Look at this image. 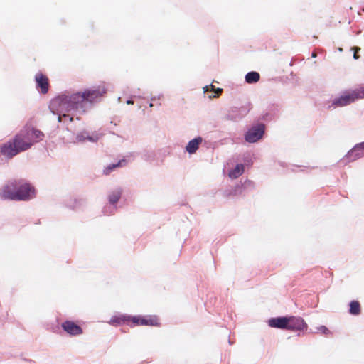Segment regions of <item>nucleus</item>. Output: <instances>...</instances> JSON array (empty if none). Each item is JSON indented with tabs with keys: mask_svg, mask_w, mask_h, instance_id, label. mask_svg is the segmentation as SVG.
<instances>
[{
	"mask_svg": "<svg viewBox=\"0 0 364 364\" xmlns=\"http://www.w3.org/2000/svg\"><path fill=\"white\" fill-rule=\"evenodd\" d=\"M350 313L353 315H358L360 313V304L358 301H353L350 304Z\"/></svg>",
	"mask_w": 364,
	"mask_h": 364,
	"instance_id": "obj_19",
	"label": "nucleus"
},
{
	"mask_svg": "<svg viewBox=\"0 0 364 364\" xmlns=\"http://www.w3.org/2000/svg\"><path fill=\"white\" fill-rule=\"evenodd\" d=\"M223 92V90L221 88H218L215 90V92L217 94V96H219Z\"/></svg>",
	"mask_w": 364,
	"mask_h": 364,
	"instance_id": "obj_23",
	"label": "nucleus"
},
{
	"mask_svg": "<svg viewBox=\"0 0 364 364\" xmlns=\"http://www.w3.org/2000/svg\"><path fill=\"white\" fill-rule=\"evenodd\" d=\"M65 331L72 336H77L82 333V328L73 321H67L62 324Z\"/></svg>",
	"mask_w": 364,
	"mask_h": 364,
	"instance_id": "obj_10",
	"label": "nucleus"
},
{
	"mask_svg": "<svg viewBox=\"0 0 364 364\" xmlns=\"http://www.w3.org/2000/svg\"><path fill=\"white\" fill-rule=\"evenodd\" d=\"M122 191L120 188L112 191L108 196V200L110 204L115 205L122 196Z\"/></svg>",
	"mask_w": 364,
	"mask_h": 364,
	"instance_id": "obj_15",
	"label": "nucleus"
},
{
	"mask_svg": "<svg viewBox=\"0 0 364 364\" xmlns=\"http://www.w3.org/2000/svg\"><path fill=\"white\" fill-rule=\"evenodd\" d=\"M16 200H28L35 196V188L23 180H16Z\"/></svg>",
	"mask_w": 364,
	"mask_h": 364,
	"instance_id": "obj_4",
	"label": "nucleus"
},
{
	"mask_svg": "<svg viewBox=\"0 0 364 364\" xmlns=\"http://www.w3.org/2000/svg\"><path fill=\"white\" fill-rule=\"evenodd\" d=\"M132 321L135 324L140 325H149V326H157L158 318L154 316H149L146 317H137L134 316Z\"/></svg>",
	"mask_w": 364,
	"mask_h": 364,
	"instance_id": "obj_9",
	"label": "nucleus"
},
{
	"mask_svg": "<svg viewBox=\"0 0 364 364\" xmlns=\"http://www.w3.org/2000/svg\"><path fill=\"white\" fill-rule=\"evenodd\" d=\"M306 323L300 317H289L287 318V329L289 330H302L306 328Z\"/></svg>",
	"mask_w": 364,
	"mask_h": 364,
	"instance_id": "obj_8",
	"label": "nucleus"
},
{
	"mask_svg": "<svg viewBox=\"0 0 364 364\" xmlns=\"http://www.w3.org/2000/svg\"><path fill=\"white\" fill-rule=\"evenodd\" d=\"M259 74L257 72L255 71L249 72L245 75V81L250 84L258 82L259 80Z\"/></svg>",
	"mask_w": 364,
	"mask_h": 364,
	"instance_id": "obj_18",
	"label": "nucleus"
},
{
	"mask_svg": "<svg viewBox=\"0 0 364 364\" xmlns=\"http://www.w3.org/2000/svg\"><path fill=\"white\" fill-rule=\"evenodd\" d=\"M36 88L43 95L47 94L50 88L49 79L45 74L38 72L35 75Z\"/></svg>",
	"mask_w": 364,
	"mask_h": 364,
	"instance_id": "obj_7",
	"label": "nucleus"
},
{
	"mask_svg": "<svg viewBox=\"0 0 364 364\" xmlns=\"http://www.w3.org/2000/svg\"><path fill=\"white\" fill-rule=\"evenodd\" d=\"M51 107L53 109H57L59 110V116H58V122H71L73 120V115H70L69 114H65V113H63V114H61L64 110L65 111H67V112H70L69 110V108H68L67 105L65 106H63V105H60V106H57V107H53V105L51 104ZM72 109H70L71 111ZM74 111H76L77 112L76 109H73Z\"/></svg>",
	"mask_w": 364,
	"mask_h": 364,
	"instance_id": "obj_11",
	"label": "nucleus"
},
{
	"mask_svg": "<svg viewBox=\"0 0 364 364\" xmlns=\"http://www.w3.org/2000/svg\"><path fill=\"white\" fill-rule=\"evenodd\" d=\"M244 172V166L242 164H237L234 169L229 172V176L231 178H237L240 176Z\"/></svg>",
	"mask_w": 364,
	"mask_h": 364,
	"instance_id": "obj_17",
	"label": "nucleus"
},
{
	"mask_svg": "<svg viewBox=\"0 0 364 364\" xmlns=\"http://www.w3.org/2000/svg\"><path fill=\"white\" fill-rule=\"evenodd\" d=\"M127 103L128 105H132V104L134 103V102H133V101H132V100H127Z\"/></svg>",
	"mask_w": 364,
	"mask_h": 364,
	"instance_id": "obj_24",
	"label": "nucleus"
},
{
	"mask_svg": "<svg viewBox=\"0 0 364 364\" xmlns=\"http://www.w3.org/2000/svg\"><path fill=\"white\" fill-rule=\"evenodd\" d=\"M316 56V53H312V57H313V58H315Z\"/></svg>",
	"mask_w": 364,
	"mask_h": 364,
	"instance_id": "obj_25",
	"label": "nucleus"
},
{
	"mask_svg": "<svg viewBox=\"0 0 364 364\" xmlns=\"http://www.w3.org/2000/svg\"><path fill=\"white\" fill-rule=\"evenodd\" d=\"M112 322L114 323V322H117V321L114 318H113V319H112Z\"/></svg>",
	"mask_w": 364,
	"mask_h": 364,
	"instance_id": "obj_26",
	"label": "nucleus"
},
{
	"mask_svg": "<svg viewBox=\"0 0 364 364\" xmlns=\"http://www.w3.org/2000/svg\"><path fill=\"white\" fill-rule=\"evenodd\" d=\"M351 49L354 52V54H353L354 59H355V60L358 59L360 58V56L358 55V53L360 50V48L359 47H353Z\"/></svg>",
	"mask_w": 364,
	"mask_h": 364,
	"instance_id": "obj_21",
	"label": "nucleus"
},
{
	"mask_svg": "<svg viewBox=\"0 0 364 364\" xmlns=\"http://www.w3.org/2000/svg\"><path fill=\"white\" fill-rule=\"evenodd\" d=\"M16 180L10 181L0 188V197L4 200H16Z\"/></svg>",
	"mask_w": 364,
	"mask_h": 364,
	"instance_id": "obj_5",
	"label": "nucleus"
},
{
	"mask_svg": "<svg viewBox=\"0 0 364 364\" xmlns=\"http://www.w3.org/2000/svg\"><path fill=\"white\" fill-rule=\"evenodd\" d=\"M317 332H320L323 334L327 335L329 333V330L324 326H321L316 328Z\"/></svg>",
	"mask_w": 364,
	"mask_h": 364,
	"instance_id": "obj_20",
	"label": "nucleus"
},
{
	"mask_svg": "<svg viewBox=\"0 0 364 364\" xmlns=\"http://www.w3.org/2000/svg\"><path fill=\"white\" fill-rule=\"evenodd\" d=\"M126 164V161L124 159H122L120 160L119 162H117V164H110L109 166H107L104 170H103V173L106 176L109 175L112 171H113L114 170H115L117 168H119V167H122V166H125Z\"/></svg>",
	"mask_w": 364,
	"mask_h": 364,
	"instance_id": "obj_16",
	"label": "nucleus"
},
{
	"mask_svg": "<svg viewBox=\"0 0 364 364\" xmlns=\"http://www.w3.org/2000/svg\"><path fill=\"white\" fill-rule=\"evenodd\" d=\"M264 133V125L259 124L252 127L245 134V139L247 142L254 143L259 140Z\"/></svg>",
	"mask_w": 364,
	"mask_h": 364,
	"instance_id": "obj_6",
	"label": "nucleus"
},
{
	"mask_svg": "<svg viewBox=\"0 0 364 364\" xmlns=\"http://www.w3.org/2000/svg\"><path fill=\"white\" fill-rule=\"evenodd\" d=\"M74 205H71L72 208L74 209V210H76L82 204V202L81 200H74Z\"/></svg>",
	"mask_w": 364,
	"mask_h": 364,
	"instance_id": "obj_22",
	"label": "nucleus"
},
{
	"mask_svg": "<svg viewBox=\"0 0 364 364\" xmlns=\"http://www.w3.org/2000/svg\"><path fill=\"white\" fill-rule=\"evenodd\" d=\"M363 98H364V86L344 92L340 97L333 101L332 105L334 107H343Z\"/></svg>",
	"mask_w": 364,
	"mask_h": 364,
	"instance_id": "obj_3",
	"label": "nucleus"
},
{
	"mask_svg": "<svg viewBox=\"0 0 364 364\" xmlns=\"http://www.w3.org/2000/svg\"><path fill=\"white\" fill-rule=\"evenodd\" d=\"M107 92V87L103 82L97 87L85 90L82 93H75L70 96L63 95L52 100L53 107L67 105L69 110L76 109L79 114H83L85 110V105L92 102L95 100L104 95Z\"/></svg>",
	"mask_w": 364,
	"mask_h": 364,
	"instance_id": "obj_2",
	"label": "nucleus"
},
{
	"mask_svg": "<svg viewBox=\"0 0 364 364\" xmlns=\"http://www.w3.org/2000/svg\"><path fill=\"white\" fill-rule=\"evenodd\" d=\"M201 142L202 138L200 136L191 140L186 146V151L190 154L195 153L196 150L198 149V146L201 144Z\"/></svg>",
	"mask_w": 364,
	"mask_h": 364,
	"instance_id": "obj_14",
	"label": "nucleus"
},
{
	"mask_svg": "<svg viewBox=\"0 0 364 364\" xmlns=\"http://www.w3.org/2000/svg\"><path fill=\"white\" fill-rule=\"evenodd\" d=\"M44 134L33 127H24L14 138L1 145L0 152L12 159L21 152L28 150L33 144L43 139Z\"/></svg>",
	"mask_w": 364,
	"mask_h": 364,
	"instance_id": "obj_1",
	"label": "nucleus"
},
{
	"mask_svg": "<svg viewBox=\"0 0 364 364\" xmlns=\"http://www.w3.org/2000/svg\"><path fill=\"white\" fill-rule=\"evenodd\" d=\"M287 317H278L269 320V325L273 328H286L287 324Z\"/></svg>",
	"mask_w": 364,
	"mask_h": 364,
	"instance_id": "obj_13",
	"label": "nucleus"
},
{
	"mask_svg": "<svg viewBox=\"0 0 364 364\" xmlns=\"http://www.w3.org/2000/svg\"><path fill=\"white\" fill-rule=\"evenodd\" d=\"M347 156L353 160L364 156V142L356 145L348 153Z\"/></svg>",
	"mask_w": 364,
	"mask_h": 364,
	"instance_id": "obj_12",
	"label": "nucleus"
}]
</instances>
